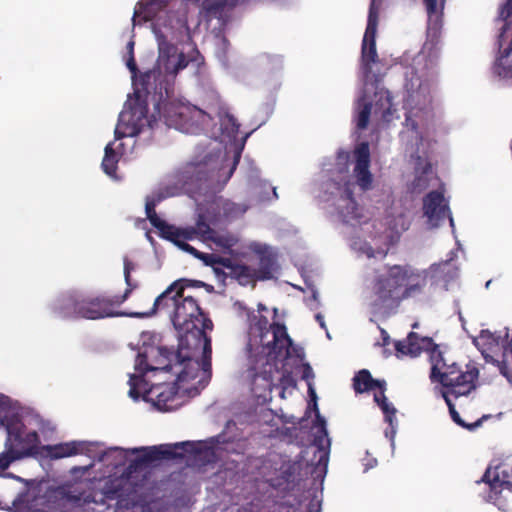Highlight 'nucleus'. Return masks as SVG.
I'll return each mask as SVG.
<instances>
[{
	"mask_svg": "<svg viewBox=\"0 0 512 512\" xmlns=\"http://www.w3.org/2000/svg\"><path fill=\"white\" fill-rule=\"evenodd\" d=\"M204 283L196 280L181 279L173 282L154 301L150 312H133L130 317L141 318L155 314L164 308H173L171 320L179 333V346L189 344V336L204 335V330H212V320L202 311L194 297L184 295L186 287H202Z\"/></svg>",
	"mask_w": 512,
	"mask_h": 512,
	"instance_id": "nucleus-1",
	"label": "nucleus"
},
{
	"mask_svg": "<svg viewBox=\"0 0 512 512\" xmlns=\"http://www.w3.org/2000/svg\"><path fill=\"white\" fill-rule=\"evenodd\" d=\"M428 272L408 265L387 266V274L375 279L374 292L381 305L397 307L404 300L424 294Z\"/></svg>",
	"mask_w": 512,
	"mask_h": 512,
	"instance_id": "nucleus-2",
	"label": "nucleus"
},
{
	"mask_svg": "<svg viewBox=\"0 0 512 512\" xmlns=\"http://www.w3.org/2000/svg\"><path fill=\"white\" fill-rule=\"evenodd\" d=\"M127 299L122 295L84 296L77 292L63 295L53 305V313L62 319L84 318L99 320L119 316H130L131 313H122L117 309Z\"/></svg>",
	"mask_w": 512,
	"mask_h": 512,
	"instance_id": "nucleus-3",
	"label": "nucleus"
},
{
	"mask_svg": "<svg viewBox=\"0 0 512 512\" xmlns=\"http://www.w3.org/2000/svg\"><path fill=\"white\" fill-rule=\"evenodd\" d=\"M128 383L130 397L138 399L142 395L144 400L152 402L160 411H172L181 404L176 384L160 383L149 387L145 378L136 374L130 375Z\"/></svg>",
	"mask_w": 512,
	"mask_h": 512,
	"instance_id": "nucleus-4",
	"label": "nucleus"
},
{
	"mask_svg": "<svg viewBox=\"0 0 512 512\" xmlns=\"http://www.w3.org/2000/svg\"><path fill=\"white\" fill-rule=\"evenodd\" d=\"M156 108L159 119L163 120L166 126L187 134L195 133L204 123L206 116L201 109L179 101H163L158 103Z\"/></svg>",
	"mask_w": 512,
	"mask_h": 512,
	"instance_id": "nucleus-5",
	"label": "nucleus"
},
{
	"mask_svg": "<svg viewBox=\"0 0 512 512\" xmlns=\"http://www.w3.org/2000/svg\"><path fill=\"white\" fill-rule=\"evenodd\" d=\"M250 335L259 338V345L267 349V354L275 357L281 356L283 351L289 355V347L292 340L289 337L284 324H269L267 317L263 315L254 316L250 325Z\"/></svg>",
	"mask_w": 512,
	"mask_h": 512,
	"instance_id": "nucleus-6",
	"label": "nucleus"
},
{
	"mask_svg": "<svg viewBox=\"0 0 512 512\" xmlns=\"http://www.w3.org/2000/svg\"><path fill=\"white\" fill-rule=\"evenodd\" d=\"M379 389V393L374 394V401L380 407L381 411L384 414V420L390 426V434L391 439L394 437L396 433V413L397 410L394 405L388 402V399L385 395L386 390V381L380 379H374L367 369H362L358 371L353 377V389L355 393L362 394L365 392H369L374 389ZM386 436L389 435V431H385Z\"/></svg>",
	"mask_w": 512,
	"mask_h": 512,
	"instance_id": "nucleus-7",
	"label": "nucleus"
},
{
	"mask_svg": "<svg viewBox=\"0 0 512 512\" xmlns=\"http://www.w3.org/2000/svg\"><path fill=\"white\" fill-rule=\"evenodd\" d=\"M140 451H143L144 453L130 461L126 468L127 474L137 472L155 461L182 458L185 453L195 455L200 453L198 444L190 441L179 442L173 445L153 446L150 448H134L131 450L132 453H138Z\"/></svg>",
	"mask_w": 512,
	"mask_h": 512,
	"instance_id": "nucleus-8",
	"label": "nucleus"
},
{
	"mask_svg": "<svg viewBox=\"0 0 512 512\" xmlns=\"http://www.w3.org/2000/svg\"><path fill=\"white\" fill-rule=\"evenodd\" d=\"M186 345L180 346V349L174 355V352L166 347L149 346L137 355L135 362V370L139 373L138 376H143L148 371H170L172 368V358L176 356L179 363L184 364L191 361V357L182 354V349Z\"/></svg>",
	"mask_w": 512,
	"mask_h": 512,
	"instance_id": "nucleus-9",
	"label": "nucleus"
},
{
	"mask_svg": "<svg viewBox=\"0 0 512 512\" xmlns=\"http://www.w3.org/2000/svg\"><path fill=\"white\" fill-rule=\"evenodd\" d=\"M0 423L7 432L4 446L16 450H29V456L37 453L40 443L39 435L36 431H30L24 435L26 426L19 414H6L1 418Z\"/></svg>",
	"mask_w": 512,
	"mask_h": 512,
	"instance_id": "nucleus-10",
	"label": "nucleus"
},
{
	"mask_svg": "<svg viewBox=\"0 0 512 512\" xmlns=\"http://www.w3.org/2000/svg\"><path fill=\"white\" fill-rule=\"evenodd\" d=\"M239 157L240 156H237L234 159L233 165L225 173L223 180H220V173L222 169H211L206 162L191 163L187 165L184 172L185 178L187 182L195 183L198 189H202L203 187L212 190L221 189L233 175L238 164Z\"/></svg>",
	"mask_w": 512,
	"mask_h": 512,
	"instance_id": "nucleus-11",
	"label": "nucleus"
},
{
	"mask_svg": "<svg viewBox=\"0 0 512 512\" xmlns=\"http://www.w3.org/2000/svg\"><path fill=\"white\" fill-rule=\"evenodd\" d=\"M156 123L157 121L153 115L151 118H148L147 106L137 103L129 110L120 113L114 132L115 139L119 140L124 137L137 136L142 132L144 126L153 129Z\"/></svg>",
	"mask_w": 512,
	"mask_h": 512,
	"instance_id": "nucleus-12",
	"label": "nucleus"
},
{
	"mask_svg": "<svg viewBox=\"0 0 512 512\" xmlns=\"http://www.w3.org/2000/svg\"><path fill=\"white\" fill-rule=\"evenodd\" d=\"M509 331L506 328L504 334H496L489 330H481L474 338L473 343L479 349L487 362L496 364L501 372L503 352L508 347Z\"/></svg>",
	"mask_w": 512,
	"mask_h": 512,
	"instance_id": "nucleus-13",
	"label": "nucleus"
},
{
	"mask_svg": "<svg viewBox=\"0 0 512 512\" xmlns=\"http://www.w3.org/2000/svg\"><path fill=\"white\" fill-rule=\"evenodd\" d=\"M479 376V370L475 366H466V370L460 372L443 373L437 380L444 387L449 388L448 395L455 398L468 395L476 388V380Z\"/></svg>",
	"mask_w": 512,
	"mask_h": 512,
	"instance_id": "nucleus-14",
	"label": "nucleus"
},
{
	"mask_svg": "<svg viewBox=\"0 0 512 512\" xmlns=\"http://www.w3.org/2000/svg\"><path fill=\"white\" fill-rule=\"evenodd\" d=\"M423 214L431 228L439 227L446 219L451 226L454 224L444 191L433 190L423 198Z\"/></svg>",
	"mask_w": 512,
	"mask_h": 512,
	"instance_id": "nucleus-15",
	"label": "nucleus"
},
{
	"mask_svg": "<svg viewBox=\"0 0 512 512\" xmlns=\"http://www.w3.org/2000/svg\"><path fill=\"white\" fill-rule=\"evenodd\" d=\"M508 478L507 471L502 466H497L493 470L488 468L482 479L477 481V483L484 482L488 484L490 488L489 498L496 499L503 489L512 491V481Z\"/></svg>",
	"mask_w": 512,
	"mask_h": 512,
	"instance_id": "nucleus-16",
	"label": "nucleus"
},
{
	"mask_svg": "<svg viewBox=\"0 0 512 512\" xmlns=\"http://www.w3.org/2000/svg\"><path fill=\"white\" fill-rule=\"evenodd\" d=\"M497 21L503 22L498 37L499 48L501 49L506 40L511 37L508 46L500 50V58H508L512 53V0H507L501 7Z\"/></svg>",
	"mask_w": 512,
	"mask_h": 512,
	"instance_id": "nucleus-17",
	"label": "nucleus"
},
{
	"mask_svg": "<svg viewBox=\"0 0 512 512\" xmlns=\"http://www.w3.org/2000/svg\"><path fill=\"white\" fill-rule=\"evenodd\" d=\"M258 256V268L254 269L259 281L269 280L277 268V256L267 246H258L254 249Z\"/></svg>",
	"mask_w": 512,
	"mask_h": 512,
	"instance_id": "nucleus-18",
	"label": "nucleus"
},
{
	"mask_svg": "<svg viewBox=\"0 0 512 512\" xmlns=\"http://www.w3.org/2000/svg\"><path fill=\"white\" fill-rule=\"evenodd\" d=\"M273 371L274 367L267 360L262 365V369L257 371L252 367L250 372L251 377V390L257 394L262 395L265 392L272 391L273 388Z\"/></svg>",
	"mask_w": 512,
	"mask_h": 512,
	"instance_id": "nucleus-19",
	"label": "nucleus"
},
{
	"mask_svg": "<svg viewBox=\"0 0 512 512\" xmlns=\"http://www.w3.org/2000/svg\"><path fill=\"white\" fill-rule=\"evenodd\" d=\"M47 453L52 459H61L78 454H88L91 451V443L86 441H70L49 445L46 447Z\"/></svg>",
	"mask_w": 512,
	"mask_h": 512,
	"instance_id": "nucleus-20",
	"label": "nucleus"
},
{
	"mask_svg": "<svg viewBox=\"0 0 512 512\" xmlns=\"http://www.w3.org/2000/svg\"><path fill=\"white\" fill-rule=\"evenodd\" d=\"M421 341L426 345V350L429 352V359L432 365L430 378L432 381H437L442 374L441 370L446 366L443 353L439 346L433 343L431 338L425 337Z\"/></svg>",
	"mask_w": 512,
	"mask_h": 512,
	"instance_id": "nucleus-21",
	"label": "nucleus"
},
{
	"mask_svg": "<svg viewBox=\"0 0 512 512\" xmlns=\"http://www.w3.org/2000/svg\"><path fill=\"white\" fill-rule=\"evenodd\" d=\"M341 201L344 202L345 205H339V214L344 222L348 223L351 220H359L361 218L358 204L353 197V191L349 185H346Z\"/></svg>",
	"mask_w": 512,
	"mask_h": 512,
	"instance_id": "nucleus-22",
	"label": "nucleus"
},
{
	"mask_svg": "<svg viewBox=\"0 0 512 512\" xmlns=\"http://www.w3.org/2000/svg\"><path fill=\"white\" fill-rule=\"evenodd\" d=\"M164 199V196L158 195L156 197L147 198L146 204H145V212L146 217L151 223L153 227L159 230L160 236L164 233L165 230H169L170 224L166 221L162 220L156 213V206L158 203H160Z\"/></svg>",
	"mask_w": 512,
	"mask_h": 512,
	"instance_id": "nucleus-23",
	"label": "nucleus"
},
{
	"mask_svg": "<svg viewBox=\"0 0 512 512\" xmlns=\"http://www.w3.org/2000/svg\"><path fill=\"white\" fill-rule=\"evenodd\" d=\"M375 113H380L382 118L389 122L393 113L396 111L392 102L391 93L388 90L381 89L375 92Z\"/></svg>",
	"mask_w": 512,
	"mask_h": 512,
	"instance_id": "nucleus-24",
	"label": "nucleus"
},
{
	"mask_svg": "<svg viewBox=\"0 0 512 512\" xmlns=\"http://www.w3.org/2000/svg\"><path fill=\"white\" fill-rule=\"evenodd\" d=\"M423 338H420L417 333L410 332L405 341H398L395 348L398 352L411 357L418 356L422 349H426V345L422 343Z\"/></svg>",
	"mask_w": 512,
	"mask_h": 512,
	"instance_id": "nucleus-25",
	"label": "nucleus"
},
{
	"mask_svg": "<svg viewBox=\"0 0 512 512\" xmlns=\"http://www.w3.org/2000/svg\"><path fill=\"white\" fill-rule=\"evenodd\" d=\"M442 396L445 400V403L447 404L448 406V409H449V413H450V416L452 418V420L459 426L469 430V431H474L475 429H477L478 427H480L483 423V421L488 418V416H482L481 418H479L477 421H475L474 423H466L459 415V413L457 412L456 408H455V405L452 403L451 399H450V396L448 395V393L446 392H442Z\"/></svg>",
	"mask_w": 512,
	"mask_h": 512,
	"instance_id": "nucleus-26",
	"label": "nucleus"
},
{
	"mask_svg": "<svg viewBox=\"0 0 512 512\" xmlns=\"http://www.w3.org/2000/svg\"><path fill=\"white\" fill-rule=\"evenodd\" d=\"M361 61L363 71L368 76L372 72V64L378 61L376 43H362Z\"/></svg>",
	"mask_w": 512,
	"mask_h": 512,
	"instance_id": "nucleus-27",
	"label": "nucleus"
},
{
	"mask_svg": "<svg viewBox=\"0 0 512 512\" xmlns=\"http://www.w3.org/2000/svg\"><path fill=\"white\" fill-rule=\"evenodd\" d=\"M119 159V154L113 149V143H108L101 163L103 171L109 176H115Z\"/></svg>",
	"mask_w": 512,
	"mask_h": 512,
	"instance_id": "nucleus-28",
	"label": "nucleus"
},
{
	"mask_svg": "<svg viewBox=\"0 0 512 512\" xmlns=\"http://www.w3.org/2000/svg\"><path fill=\"white\" fill-rule=\"evenodd\" d=\"M229 275L235 278L239 284L243 286L254 284L258 280V278H256L254 268L242 264L236 265L233 272H229Z\"/></svg>",
	"mask_w": 512,
	"mask_h": 512,
	"instance_id": "nucleus-29",
	"label": "nucleus"
},
{
	"mask_svg": "<svg viewBox=\"0 0 512 512\" xmlns=\"http://www.w3.org/2000/svg\"><path fill=\"white\" fill-rule=\"evenodd\" d=\"M5 450L0 453V472L6 470L13 462L29 457V450H16L4 446Z\"/></svg>",
	"mask_w": 512,
	"mask_h": 512,
	"instance_id": "nucleus-30",
	"label": "nucleus"
},
{
	"mask_svg": "<svg viewBox=\"0 0 512 512\" xmlns=\"http://www.w3.org/2000/svg\"><path fill=\"white\" fill-rule=\"evenodd\" d=\"M378 26V11L374 6V3L371 4L368 13L367 26L364 33L362 43H376V32Z\"/></svg>",
	"mask_w": 512,
	"mask_h": 512,
	"instance_id": "nucleus-31",
	"label": "nucleus"
},
{
	"mask_svg": "<svg viewBox=\"0 0 512 512\" xmlns=\"http://www.w3.org/2000/svg\"><path fill=\"white\" fill-rule=\"evenodd\" d=\"M170 228L171 229L164 231L161 236L162 238L167 240L186 241L193 239L195 235L198 234L195 227L181 229L170 224Z\"/></svg>",
	"mask_w": 512,
	"mask_h": 512,
	"instance_id": "nucleus-32",
	"label": "nucleus"
},
{
	"mask_svg": "<svg viewBox=\"0 0 512 512\" xmlns=\"http://www.w3.org/2000/svg\"><path fill=\"white\" fill-rule=\"evenodd\" d=\"M432 165L426 162L421 168V171H417V175L412 182V188L414 192H422L429 187V179L432 175Z\"/></svg>",
	"mask_w": 512,
	"mask_h": 512,
	"instance_id": "nucleus-33",
	"label": "nucleus"
},
{
	"mask_svg": "<svg viewBox=\"0 0 512 512\" xmlns=\"http://www.w3.org/2000/svg\"><path fill=\"white\" fill-rule=\"evenodd\" d=\"M124 264V280L126 283V289L122 295V298L128 299L131 295V293L138 288V283L133 281L131 278V272L135 270L136 265L131 260H129L127 257L123 260Z\"/></svg>",
	"mask_w": 512,
	"mask_h": 512,
	"instance_id": "nucleus-34",
	"label": "nucleus"
},
{
	"mask_svg": "<svg viewBox=\"0 0 512 512\" xmlns=\"http://www.w3.org/2000/svg\"><path fill=\"white\" fill-rule=\"evenodd\" d=\"M162 76L160 69H152L144 72L140 77V84L145 93L149 94L151 91L157 90L156 82Z\"/></svg>",
	"mask_w": 512,
	"mask_h": 512,
	"instance_id": "nucleus-35",
	"label": "nucleus"
},
{
	"mask_svg": "<svg viewBox=\"0 0 512 512\" xmlns=\"http://www.w3.org/2000/svg\"><path fill=\"white\" fill-rule=\"evenodd\" d=\"M309 395L313 401V407H314V411H315V416H316V419H315V424L316 426L319 428V432L322 434V436H316L315 437V442H322V438L325 436H327V430H326V421L324 419V417H322L320 415V412H319V409H318V406H317V395H316V392L315 390L313 389V387L311 385H309Z\"/></svg>",
	"mask_w": 512,
	"mask_h": 512,
	"instance_id": "nucleus-36",
	"label": "nucleus"
},
{
	"mask_svg": "<svg viewBox=\"0 0 512 512\" xmlns=\"http://www.w3.org/2000/svg\"><path fill=\"white\" fill-rule=\"evenodd\" d=\"M245 204L235 203L230 200H224L221 205L223 215L227 219H235L242 216L247 211Z\"/></svg>",
	"mask_w": 512,
	"mask_h": 512,
	"instance_id": "nucleus-37",
	"label": "nucleus"
},
{
	"mask_svg": "<svg viewBox=\"0 0 512 512\" xmlns=\"http://www.w3.org/2000/svg\"><path fill=\"white\" fill-rule=\"evenodd\" d=\"M354 174L356 177L357 184L363 191L371 189L373 177L369 170V166H355Z\"/></svg>",
	"mask_w": 512,
	"mask_h": 512,
	"instance_id": "nucleus-38",
	"label": "nucleus"
},
{
	"mask_svg": "<svg viewBox=\"0 0 512 512\" xmlns=\"http://www.w3.org/2000/svg\"><path fill=\"white\" fill-rule=\"evenodd\" d=\"M355 166H370V149L367 142H361L355 149Z\"/></svg>",
	"mask_w": 512,
	"mask_h": 512,
	"instance_id": "nucleus-39",
	"label": "nucleus"
},
{
	"mask_svg": "<svg viewBox=\"0 0 512 512\" xmlns=\"http://www.w3.org/2000/svg\"><path fill=\"white\" fill-rule=\"evenodd\" d=\"M208 220V217L204 213H200L195 228L199 235L210 240V237L215 234V231L210 227L209 223H207Z\"/></svg>",
	"mask_w": 512,
	"mask_h": 512,
	"instance_id": "nucleus-40",
	"label": "nucleus"
},
{
	"mask_svg": "<svg viewBox=\"0 0 512 512\" xmlns=\"http://www.w3.org/2000/svg\"><path fill=\"white\" fill-rule=\"evenodd\" d=\"M210 240L225 250H231V248L236 244L235 237L231 235H219L216 232L210 237Z\"/></svg>",
	"mask_w": 512,
	"mask_h": 512,
	"instance_id": "nucleus-41",
	"label": "nucleus"
},
{
	"mask_svg": "<svg viewBox=\"0 0 512 512\" xmlns=\"http://www.w3.org/2000/svg\"><path fill=\"white\" fill-rule=\"evenodd\" d=\"M371 108H372L371 103L367 102V103L363 104L361 110L358 113V117H357V128L358 129L364 130L367 128L368 122H369V117L371 114Z\"/></svg>",
	"mask_w": 512,
	"mask_h": 512,
	"instance_id": "nucleus-42",
	"label": "nucleus"
},
{
	"mask_svg": "<svg viewBox=\"0 0 512 512\" xmlns=\"http://www.w3.org/2000/svg\"><path fill=\"white\" fill-rule=\"evenodd\" d=\"M198 259H200L206 266L212 267L217 274L221 272L220 268L218 267V262L220 261L219 255L214 253L201 252Z\"/></svg>",
	"mask_w": 512,
	"mask_h": 512,
	"instance_id": "nucleus-43",
	"label": "nucleus"
},
{
	"mask_svg": "<svg viewBox=\"0 0 512 512\" xmlns=\"http://www.w3.org/2000/svg\"><path fill=\"white\" fill-rule=\"evenodd\" d=\"M189 337L193 338L196 342H200L201 339L204 340L203 345V356H210L212 355V345H211V338L206 335V330H204V335L196 336V335H190Z\"/></svg>",
	"mask_w": 512,
	"mask_h": 512,
	"instance_id": "nucleus-44",
	"label": "nucleus"
},
{
	"mask_svg": "<svg viewBox=\"0 0 512 512\" xmlns=\"http://www.w3.org/2000/svg\"><path fill=\"white\" fill-rule=\"evenodd\" d=\"M172 243H174L177 247H179L181 250L193 255L194 257H196L197 259L199 258V255L201 254V252L199 250H197L196 248H194L193 246H191L190 244H188L186 241H176V240H170Z\"/></svg>",
	"mask_w": 512,
	"mask_h": 512,
	"instance_id": "nucleus-45",
	"label": "nucleus"
},
{
	"mask_svg": "<svg viewBox=\"0 0 512 512\" xmlns=\"http://www.w3.org/2000/svg\"><path fill=\"white\" fill-rule=\"evenodd\" d=\"M172 243H174L177 247H179L181 250L193 255L194 257H196L197 259L199 258V255L201 254V252L199 250H197L196 248H194L193 246H191L190 244H188L186 241H176V240H170Z\"/></svg>",
	"mask_w": 512,
	"mask_h": 512,
	"instance_id": "nucleus-46",
	"label": "nucleus"
},
{
	"mask_svg": "<svg viewBox=\"0 0 512 512\" xmlns=\"http://www.w3.org/2000/svg\"><path fill=\"white\" fill-rule=\"evenodd\" d=\"M428 18L431 19L437 13V0H423Z\"/></svg>",
	"mask_w": 512,
	"mask_h": 512,
	"instance_id": "nucleus-47",
	"label": "nucleus"
},
{
	"mask_svg": "<svg viewBox=\"0 0 512 512\" xmlns=\"http://www.w3.org/2000/svg\"><path fill=\"white\" fill-rule=\"evenodd\" d=\"M219 260L220 261L218 262V266H222L223 268L228 269L229 272H233V269L237 265V264H234L230 258H225V257L219 256Z\"/></svg>",
	"mask_w": 512,
	"mask_h": 512,
	"instance_id": "nucleus-48",
	"label": "nucleus"
},
{
	"mask_svg": "<svg viewBox=\"0 0 512 512\" xmlns=\"http://www.w3.org/2000/svg\"><path fill=\"white\" fill-rule=\"evenodd\" d=\"M126 65H127V68L129 69V71L132 73V75L135 76L138 71V68H137L135 58H134V54H131L129 56V58L127 59Z\"/></svg>",
	"mask_w": 512,
	"mask_h": 512,
	"instance_id": "nucleus-49",
	"label": "nucleus"
},
{
	"mask_svg": "<svg viewBox=\"0 0 512 512\" xmlns=\"http://www.w3.org/2000/svg\"><path fill=\"white\" fill-rule=\"evenodd\" d=\"M194 378V375L190 374L189 371L187 370V365H185L184 369L179 372L178 376H177V379L179 381H187L189 379H193Z\"/></svg>",
	"mask_w": 512,
	"mask_h": 512,
	"instance_id": "nucleus-50",
	"label": "nucleus"
},
{
	"mask_svg": "<svg viewBox=\"0 0 512 512\" xmlns=\"http://www.w3.org/2000/svg\"><path fill=\"white\" fill-rule=\"evenodd\" d=\"M461 369L456 363L447 364L446 366L441 370V373H452V372H460Z\"/></svg>",
	"mask_w": 512,
	"mask_h": 512,
	"instance_id": "nucleus-51",
	"label": "nucleus"
},
{
	"mask_svg": "<svg viewBox=\"0 0 512 512\" xmlns=\"http://www.w3.org/2000/svg\"><path fill=\"white\" fill-rule=\"evenodd\" d=\"M202 369L205 372H208L211 370V357L210 356H203L202 357Z\"/></svg>",
	"mask_w": 512,
	"mask_h": 512,
	"instance_id": "nucleus-52",
	"label": "nucleus"
},
{
	"mask_svg": "<svg viewBox=\"0 0 512 512\" xmlns=\"http://www.w3.org/2000/svg\"><path fill=\"white\" fill-rule=\"evenodd\" d=\"M187 65V62L185 61L184 59V55L181 54L180 57H179V60L175 66V69L178 71V70H182L186 67Z\"/></svg>",
	"mask_w": 512,
	"mask_h": 512,
	"instance_id": "nucleus-53",
	"label": "nucleus"
},
{
	"mask_svg": "<svg viewBox=\"0 0 512 512\" xmlns=\"http://www.w3.org/2000/svg\"><path fill=\"white\" fill-rule=\"evenodd\" d=\"M170 0H149L151 5H156L159 8L165 7Z\"/></svg>",
	"mask_w": 512,
	"mask_h": 512,
	"instance_id": "nucleus-54",
	"label": "nucleus"
},
{
	"mask_svg": "<svg viewBox=\"0 0 512 512\" xmlns=\"http://www.w3.org/2000/svg\"><path fill=\"white\" fill-rule=\"evenodd\" d=\"M315 318H316V320L319 322L320 326H321L322 328H324V327H325V323H324V318H323V316H322L321 314H319V313H318V314H316Z\"/></svg>",
	"mask_w": 512,
	"mask_h": 512,
	"instance_id": "nucleus-55",
	"label": "nucleus"
},
{
	"mask_svg": "<svg viewBox=\"0 0 512 512\" xmlns=\"http://www.w3.org/2000/svg\"><path fill=\"white\" fill-rule=\"evenodd\" d=\"M127 49H128L129 56L131 54H134V42L133 41L128 42Z\"/></svg>",
	"mask_w": 512,
	"mask_h": 512,
	"instance_id": "nucleus-56",
	"label": "nucleus"
},
{
	"mask_svg": "<svg viewBox=\"0 0 512 512\" xmlns=\"http://www.w3.org/2000/svg\"><path fill=\"white\" fill-rule=\"evenodd\" d=\"M366 254H367V256H368L369 258H371V257H374V256H375V252H374L373 248H371V247L366 251Z\"/></svg>",
	"mask_w": 512,
	"mask_h": 512,
	"instance_id": "nucleus-57",
	"label": "nucleus"
},
{
	"mask_svg": "<svg viewBox=\"0 0 512 512\" xmlns=\"http://www.w3.org/2000/svg\"><path fill=\"white\" fill-rule=\"evenodd\" d=\"M310 371H311L310 366H307V368L304 371L303 378H307Z\"/></svg>",
	"mask_w": 512,
	"mask_h": 512,
	"instance_id": "nucleus-58",
	"label": "nucleus"
},
{
	"mask_svg": "<svg viewBox=\"0 0 512 512\" xmlns=\"http://www.w3.org/2000/svg\"><path fill=\"white\" fill-rule=\"evenodd\" d=\"M410 126H411V129H412V130H416V129H417V123H416L414 120H412V121L410 122Z\"/></svg>",
	"mask_w": 512,
	"mask_h": 512,
	"instance_id": "nucleus-59",
	"label": "nucleus"
},
{
	"mask_svg": "<svg viewBox=\"0 0 512 512\" xmlns=\"http://www.w3.org/2000/svg\"><path fill=\"white\" fill-rule=\"evenodd\" d=\"M410 126H411V129H412V130H416V129H417V123H416L414 120H412V121L410 122Z\"/></svg>",
	"mask_w": 512,
	"mask_h": 512,
	"instance_id": "nucleus-60",
	"label": "nucleus"
},
{
	"mask_svg": "<svg viewBox=\"0 0 512 512\" xmlns=\"http://www.w3.org/2000/svg\"><path fill=\"white\" fill-rule=\"evenodd\" d=\"M5 400H7V397L0 395V404H3Z\"/></svg>",
	"mask_w": 512,
	"mask_h": 512,
	"instance_id": "nucleus-61",
	"label": "nucleus"
},
{
	"mask_svg": "<svg viewBox=\"0 0 512 512\" xmlns=\"http://www.w3.org/2000/svg\"><path fill=\"white\" fill-rule=\"evenodd\" d=\"M258 308H259V310H265V309H266V308H265V306H264L263 304H259V305H258Z\"/></svg>",
	"mask_w": 512,
	"mask_h": 512,
	"instance_id": "nucleus-62",
	"label": "nucleus"
},
{
	"mask_svg": "<svg viewBox=\"0 0 512 512\" xmlns=\"http://www.w3.org/2000/svg\"><path fill=\"white\" fill-rule=\"evenodd\" d=\"M409 121H410V117H409V116H406V122H407V125H409Z\"/></svg>",
	"mask_w": 512,
	"mask_h": 512,
	"instance_id": "nucleus-63",
	"label": "nucleus"
}]
</instances>
